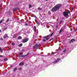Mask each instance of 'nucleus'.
<instances>
[{
  "mask_svg": "<svg viewBox=\"0 0 77 77\" xmlns=\"http://www.w3.org/2000/svg\"><path fill=\"white\" fill-rule=\"evenodd\" d=\"M43 42H45V41H46V40H45V39H44L43 40Z\"/></svg>",
  "mask_w": 77,
  "mask_h": 77,
  "instance_id": "nucleus-31",
  "label": "nucleus"
},
{
  "mask_svg": "<svg viewBox=\"0 0 77 77\" xmlns=\"http://www.w3.org/2000/svg\"><path fill=\"white\" fill-rule=\"evenodd\" d=\"M56 27H57H57H58V26H56Z\"/></svg>",
  "mask_w": 77,
  "mask_h": 77,
  "instance_id": "nucleus-41",
  "label": "nucleus"
},
{
  "mask_svg": "<svg viewBox=\"0 0 77 77\" xmlns=\"http://www.w3.org/2000/svg\"><path fill=\"white\" fill-rule=\"evenodd\" d=\"M57 60V62H59V61L60 60V58H58L57 59V60Z\"/></svg>",
  "mask_w": 77,
  "mask_h": 77,
  "instance_id": "nucleus-13",
  "label": "nucleus"
},
{
  "mask_svg": "<svg viewBox=\"0 0 77 77\" xmlns=\"http://www.w3.org/2000/svg\"><path fill=\"white\" fill-rule=\"evenodd\" d=\"M38 10H39V11H41V8H38Z\"/></svg>",
  "mask_w": 77,
  "mask_h": 77,
  "instance_id": "nucleus-24",
  "label": "nucleus"
},
{
  "mask_svg": "<svg viewBox=\"0 0 77 77\" xmlns=\"http://www.w3.org/2000/svg\"><path fill=\"white\" fill-rule=\"evenodd\" d=\"M67 50L66 49H65L64 50V51H63V53H65V52H66V51Z\"/></svg>",
  "mask_w": 77,
  "mask_h": 77,
  "instance_id": "nucleus-23",
  "label": "nucleus"
},
{
  "mask_svg": "<svg viewBox=\"0 0 77 77\" xmlns=\"http://www.w3.org/2000/svg\"><path fill=\"white\" fill-rule=\"evenodd\" d=\"M34 31H35V32H36V26H34Z\"/></svg>",
  "mask_w": 77,
  "mask_h": 77,
  "instance_id": "nucleus-11",
  "label": "nucleus"
},
{
  "mask_svg": "<svg viewBox=\"0 0 77 77\" xmlns=\"http://www.w3.org/2000/svg\"><path fill=\"white\" fill-rule=\"evenodd\" d=\"M46 1H48V0H46Z\"/></svg>",
  "mask_w": 77,
  "mask_h": 77,
  "instance_id": "nucleus-45",
  "label": "nucleus"
},
{
  "mask_svg": "<svg viewBox=\"0 0 77 77\" xmlns=\"http://www.w3.org/2000/svg\"><path fill=\"white\" fill-rule=\"evenodd\" d=\"M26 55H22V56H21V57H26Z\"/></svg>",
  "mask_w": 77,
  "mask_h": 77,
  "instance_id": "nucleus-22",
  "label": "nucleus"
},
{
  "mask_svg": "<svg viewBox=\"0 0 77 77\" xmlns=\"http://www.w3.org/2000/svg\"><path fill=\"white\" fill-rule=\"evenodd\" d=\"M18 39H22V37L21 36H19L17 38Z\"/></svg>",
  "mask_w": 77,
  "mask_h": 77,
  "instance_id": "nucleus-12",
  "label": "nucleus"
},
{
  "mask_svg": "<svg viewBox=\"0 0 77 77\" xmlns=\"http://www.w3.org/2000/svg\"><path fill=\"white\" fill-rule=\"evenodd\" d=\"M76 22H77V20H76Z\"/></svg>",
  "mask_w": 77,
  "mask_h": 77,
  "instance_id": "nucleus-46",
  "label": "nucleus"
},
{
  "mask_svg": "<svg viewBox=\"0 0 77 77\" xmlns=\"http://www.w3.org/2000/svg\"><path fill=\"white\" fill-rule=\"evenodd\" d=\"M11 67H12V66H11Z\"/></svg>",
  "mask_w": 77,
  "mask_h": 77,
  "instance_id": "nucleus-44",
  "label": "nucleus"
},
{
  "mask_svg": "<svg viewBox=\"0 0 77 77\" xmlns=\"http://www.w3.org/2000/svg\"><path fill=\"white\" fill-rule=\"evenodd\" d=\"M17 68H14V69H13V71L14 72H15V71H16V70H17Z\"/></svg>",
  "mask_w": 77,
  "mask_h": 77,
  "instance_id": "nucleus-20",
  "label": "nucleus"
},
{
  "mask_svg": "<svg viewBox=\"0 0 77 77\" xmlns=\"http://www.w3.org/2000/svg\"><path fill=\"white\" fill-rule=\"evenodd\" d=\"M56 54V52H53L52 53V54Z\"/></svg>",
  "mask_w": 77,
  "mask_h": 77,
  "instance_id": "nucleus-33",
  "label": "nucleus"
},
{
  "mask_svg": "<svg viewBox=\"0 0 77 77\" xmlns=\"http://www.w3.org/2000/svg\"><path fill=\"white\" fill-rule=\"evenodd\" d=\"M53 34H54V32H52L51 35H50V34H49V35L43 37V38H46V40H48V39H49V38H48V37H49V36L51 37V36L53 35Z\"/></svg>",
  "mask_w": 77,
  "mask_h": 77,
  "instance_id": "nucleus-2",
  "label": "nucleus"
},
{
  "mask_svg": "<svg viewBox=\"0 0 77 77\" xmlns=\"http://www.w3.org/2000/svg\"><path fill=\"white\" fill-rule=\"evenodd\" d=\"M29 54H30V53L29 52H28V53H27V54L26 55V56H28V55H29Z\"/></svg>",
  "mask_w": 77,
  "mask_h": 77,
  "instance_id": "nucleus-30",
  "label": "nucleus"
},
{
  "mask_svg": "<svg viewBox=\"0 0 77 77\" xmlns=\"http://www.w3.org/2000/svg\"><path fill=\"white\" fill-rule=\"evenodd\" d=\"M62 22H63V21H60V22L59 25H60V24H61Z\"/></svg>",
  "mask_w": 77,
  "mask_h": 77,
  "instance_id": "nucleus-25",
  "label": "nucleus"
},
{
  "mask_svg": "<svg viewBox=\"0 0 77 77\" xmlns=\"http://www.w3.org/2000/svg\"><path fill=\"white\" fill-rule=\"evenodd\" d=\"M48 14L49 15H50L51 14V12L50 11H48Z\"/></svg>",
  "mask_w": 77,
  "mask_h": 77,
  "instance_id": "nucleus-27",
  "label": "nucleus"
},
{
  "mask_svg": "<svg viewBox=\"0 0 77 77\" xmlns=\"http://www.w3.org/2000/svg\"><path fill=\"white\" fill-rule=\"evenodd\" d=\"M1 51V53H3V50H2V51Z\"/></svg>",
  "mask_w": 77,
  "mask_h": 77,
  "instance_id": "nucleus-35",
  "label": "nucleus"
},
{
  "mask_svg": "<svg viewBox=\"0 0 77 77\" xmlns=\"http://www.w3.org/2000/svg\"><path fill=\"white\" fill-rule=\"evenodd\" d=\"M32 7V5L31 4L29 5V8H31Z\"/></svg>",
  "mask_w": 77,
  "mask_h": 77,
  "instance_id": "nucleus-19",
  "label": "nucleus"
},
{
  "mask_svg": "<svg viewBox=\"0 0 77 77\" xmlns=\"http://www.w3.org/2000/svg\"><path fill=\"white\" fill-rule=\"evenodd\" d=\"M23 53H19L17 54V57H21V56L23 55Z\"/></svg>",
  "mask_w": 77,
  "mask_h": 77,
  "instance_id": "nucleus-7",
  "label": "nucleus"
},
{
  "mask_svg": "<svg viewBox=\"0 0 77 77\" xmlns=\"http://www.w3.org/2000/svg\"><path fill=\"white\" fill-rule=\"evenodd\" d=\"M57 60H55L53 62V63H54V64H55V63H57Z\"/></svg>",
  "mask_w": 77,
  "mask_h": 77,
  "instance_id": "nucleus-17",
  "label": "nucleus"
},
{
  "mask_svg": "<svg viewBox=\"0 0 77 77\" xmlns=\"http://www.w3.org/2000/svg\"><path fill=\"white\" fill-rule=\"evenodd\" d=\"M6 29H7V28H5L4 29V30H6Z\"/></svg>",
  "mask_w": 77,
  "mask_h": 77,
  "instance_id": "nucleus-32",
  "label": "nucleus"
},
{
  "mask_svg": "<svg viewBox=\"0 0 77 77\" xmlns=\"http://www.w3.org/2000/svg\"><path fill=\"white\" fill-rule=\"evenodd\" d=\"M75 39H72L70 41V42L69 44H71V43H73V42H75Z\"/></svg>",
  "mask_w": 77,
  "mask_h": 77,
  "instance_id": "nucleus-8",
  "label": "nucleus"
},
{
  "mask_svg": "<svg viewBox=\"0 0 77 77\" xmlns=\"http://www.w3.org/2000/svg\"><path fill=\"white\" fill-rule=\"evenodd\" d=\"M62 31H63V29H62V28H61L60 30L59 33H61Z\"/></svg>",
  "mask_w": 77,
  "mask_h": 77,
  "instance_id": "nucleus-15",
  "label": "nucleus"
},
{
  "mask_svg": "<svg viewBox=\"0 0 77 77\" xmlns=\"http://www.w3.org/2000/svg\"><path fill=\"white\" fill-rule=\"evenodd\" d=\"M2 48L0 47V51H2Z\"/></svg>",
  "mask_w": 77,
  "mask_h": 77,
  "instance_id": "nucleus-34",
  "label": "nucleus"
},
{
  "mask_svg": "<svg viewBox=\"0 0 77 77\" xmlns=\"http://www.w3.org/2000/svg\"><path fill=\"white\" fill-rule=\"evenodd\" d=\"M72 10H73V9H74V8H72Z\"/></svg>",
  "mask_w": 77,
  "mask_h": 77,
  "instance_id": "nucleus-38",
  "label": "nucleus"
},
{
  "mask_svg": "<svg viewBox=\"0 0 77 77\" xmlns=\"http://www.w3.org/2000/svg\"><path fill=\"white\" fill-rule=\"evenodd\" d=\"M27 25H28V24L27 23H26L25 24V26H27Z\"/></svg>",
  "mask_w": 77,
  "mask_h": 77,
  "instance_id": "nucleus-37",
  "label": "nucleus"
},
{
  "mask_svg": "<svg viewBox=\"0 0 77 77\" xmlns=\"http://www.w3.org/2000/svg\"><path fill=\"white\" fill-rule=\"evenodd\" d=\"M53 39H54L53 38H51V39H50V40H49V42H50L51 41V40H53Z\"/></svg>",
  "mask_w": 77,
  "mask_h": 77,
  "instance_id": "nucleus-26",
  "label": "nucleus"
},
{
  "mask_svg": "<svg viewBox=\"0 0 77 77\" xmlns=\"http://www.w3.org/2000/svg\"><path fill=\"white\" fill-rule=\"evenodd\" d=\"M18 8H14L13 10V12H15V11H17V10H18Z\"/></svg>",
  "mask_w": 77,
  "mask_h": 77,
  "instance_id": "nucleus-9",
  "label": "nucleus"
},
{
  "mask_svg": "<svg viewBox=\"0 0 77 77\" xmlns=\"http://www.w3.org/2000/svg\"><path fill=\"white\" fill-rule=\"evenodd\" d=\"M4 60H5V61H7V60H8V59L7 58H4Z\"/></svg>",
  "mask_w": 77,
  "mask_h": 77,
  "instance_id": "nucleus-18",
  "label": "nucleus"
},
{
  "mask_svg": "<svg viewBox=\"0 0 77 77\" xmlns=\"http://www.w3.org/2000/svg\"><path fill=\"white\" fill-rule=\"evenodd\" d=\"M28 40H29V38H25L23 40L22 42L23 43H26V42H27L28 41Z\"/></svg>",
  "mask_w": 77,
  "mask_h": 77,
  "instance_id": "nucleus-4",
  "label": "nucleus"
},
{
  "mask_svg": "<svg viewBox=\"0 0 77 77\" xmlns=\"http://www.w3.org/2000/svg\"><path fill=\"white\" fill-rule=\"evenodd\" d=\"M10 20V19H7L6 22L8 23L9 22V21Z\"/></svg>",
  "mask_w": 77,
  "mask_h": 77,
  "instance_id": "nucleus-16",
  "label": "nucleus"
},
{
  "mask_svg": "<svg viewBox=\"0 0 77 77\" xmlns=\"http://www.w3.org/2000/svg\"><path fill=\"white\" fill-rule=\"evenodd\" d=\"M3 38H1V40L2 41V40H3Z\"/></svg>",
  "mask_w": 77,
  "mask_h": 77,
  "instance_id": "nucleus-40",
  "label": "nucleus"
},
{
  "mask_svg": "<svg viewBox=\"0 0 77 77\" xmlns=\"http://www.w3.org/2000/svg\"><path fill=\"white\" fill-rule=\"evenodd\" d=\"M22 45H23V44L22 43L20 44L19 45V47H21Z\"/></svg>",
  "mask_w": 77,
  "mask_h": 77,
  "instance_id": "nucleus-21",
  "label": "nucleus"
},
{
  "mask_svg": "<svg viewBox=\"0 0 77 77\" xmlns=\"http://www.w3.org/2000/svg\"><path fill=\"white\" fill-rule=\"evenodd\" d=\"M13 38H16V37H17V36L16 35H14L13 36Z\"/></svg>",
  "mask_w": 77,
  "mask_h": 77,
  "instance_id": "nucleus-29",
  "label": "nucleus"
},
{
  "mask_svg": "<svg viewBox=\"0 0 77 77\" xmlns=\"http://www.w3.org/2000/svg\"><path fill=\"white\" fill-rule=\"evenodd\" d=\"M62 5L61 4H57L54 6L52 9L51 10V11L53 12H56V11H57L58 10L60 9V8L61 7H62Z\"/></svg>",
  "mask_w": 77,
  "mask_h": 77,
  "instance_id": "nucleus-1",
  "label": "nucleus"
},
{
  "mask_svg": "<svg viewBox=\"0 0 77 77\" xmlns=\"http://www.w3.org/2000/svg\"><path fill=\"white\" fill-rule=\"evenodd\" d=\"M24 63L23 62H20V64H19V66H21V65H24Z\"/></svg>",
  "mask_w": 77,
  "mask_h": 77,
  "instance_id": "nucleus-10",
  "label": "nucleus"
},
{
  "mask_svg": "<svg viewBox=\"0 0 77 77\" xmlns=\"http://www.w3.org/2000/svg\"><path fill=\"white\" fill-rule=\"evenodd\" d=\"M68 13H70L69 11H68L67 12L64 11L63 13V15L64 17H66V16H68Z\"/></svg>",
  "mask_w": 77,
  "mask_h": 77,
  "instance_id": "nucleus-3",
  "label": "nucleus"
},
{
  "mask_svg": "<svg viewBox=\"0 0 77 77\" xmlns=\"http://www.w3.org/2000/svg\"><path fill=\"white\" fill-rule=\"evenodd\" d=\"M9 37L8 35V34H5L3 38V39H6V38H8Z\"/></svg>",
  "mask_w": 77,
  "mask_h": 77,
  "instance_id": "nucleus-6",
  "label": "nucleus"
},
{
  "mask_svg": "<svg viewBox=\"0 0 77 77\" xmlns=\"http://www.w3.org/2000/svg\"><path fill=\"white\" fill-rule=\"evenodd\" d=\"M22 69V68H20V69H19V70H21V69Z\"/></svg>",
  "mask_w": 77,
  "mask_h": 77,
  "instance_id": "nucleus-36",
  "label": "nucleus"
},
{
  "mask_svg": "<svg viewBox=\"0 0 77 77\" xmlns=\"http://www.w3.org/2000/svg\"><path fill=\"white\" fill-rule=\"evenodd\" d=\"M35 49H39V45H38V44H36L35 45Z\"/></svg>",
  "mask_w": 77,
  "mask_h": 77,
  "instance_id": "nucleus-5",
  "label": "nucleus"
},
{
  "mask_svg": "<svg viewBox=\"0 0 77 77\" xmlns=\"http://www.w3.org/2000/svg\"><path fill=\"white\" fill-rule=\"evenodd\" d=\"M4 21V19H2L1 20H0V24H1L3 23V22Z\"/></svg>",
  "mask_w": 77,
  "mask_h": 77,
  "instance_id": "nucleus-14",
  "label": "nucleus"
},
{
  "mask_svg": "<svg viewBox=\"0 0 77 77\" xmlns=\"http://www.w3.org/2000/svg\"><path fill=\"white\" fill-rule=\"evenodd\" d=\"M11 45H15V43L14 42H13L11 43Z\"/></svg>",
  "mask_w": 77,
  "mask_h": 77,
  "instance_id": "nucleus-28",
  "label": "nucleus"
},
{
  "mask_svg": "<svg viewBox=\"0 0 77 77\" xmlns=\"http://www.w3.org/2000/svg\"><path fill=\"white\" fill-rule=\"evenodd\" d=\"M1 32V30H0V33Z\"/></svg>",
  "mask_w": 77,
  "mask_h": 77,
  "instance_id": "nucleus-43",
  "label": "nucleus"
},
{
  "mask_svg": "<svg viewBox=\"0 0 77 77\" xmlns=\"http://www.w3.org/2000/svg\"><path fill=\"white\" fill-rule=\"evenodd\" d=\"M0 57H2V56H1V55H0Z\"/></svg>",
  "mask_w": 77,
  "mask_h": 77,
  "instance_id": "nucleus-42",
  "label": "nucleus"
},
{
  "mask_svg": "<svg viewBox=\"0 0 77 77\" xmlns=\"http://www.w3.org/2000/svg\"><path fill=\"white\" fill-rule=\"evenodd\" d=\"M0 7L1 8H2V5H0Z\"/></svg>",
  "mask_w": 77,
  "mask_h": 77,
  "instance_id": "nucleus-39",
  "label": "nucleus"
}]
</instances>
